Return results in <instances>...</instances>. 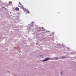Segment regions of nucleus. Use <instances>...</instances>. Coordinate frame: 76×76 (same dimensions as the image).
<instances>
[{
  "label": "nucleus",
  "mask_w": 76,
  "mask_h": 76,
  "mask_svg": "<svg viewBox=\"0 0 76 76\" xmlns=\"http://www.w3.org/2000/svg\"><path fill=\"white\" fill-rule=\"evenodd\" d=\"M18 7H20L21 8V9H24V7H23V5H18Z\"/></svg>",
  "instance_id": "obj_1"
},
{
  "label": "nucleus",
  "mask_w": 76,
  "mask_h": 76,
  "mask_svg": "<svg viewBox=\"0 0 76 76\" xmlns=\"http://www.w3.org/2000/svg\"><path fill=\"white\" fill-rule=\"evenodd\" d=\"M50 58H46L45 59V60H43V61H47L49 60Z\"/></svg>",
  "instance_id": "obj_2"
},
{
  "label": "nucleus",
  "mask_w": 76,
  "mask_h": 76,
  "mask_svg": "<svg viewBox=\"0 0 76 76\" xmlns=\"http://www.w3.org/2000/svg\"><path fill=\"white\" fill-rule=\"evenodd\" d=\"M15 10L16 11H19V8L18 7H16L15 8Z\"/></svg>",
  "instance_id": "obj_3"
},
{
  "label": "nucleus",
  "mask_w": 76,
  "mask_h": 76,
  "mask_svg": "<svg viewBox=\"0 0 76 76\" xmlns=\"http://www.w3.org/2000/svg\"><path fill=\"white\" fill-rule=\"evenodd\" d=\"M23 11H24L25 12H27V10H26V9L24 8L23 10Z\"/></svg>",
  "instance_id": "obj_4"
},
{
  "label": "nucleus",
  "mask_w": 76,
  "mask_h": 76,
  "mask_svg": "<svg viewBox=\"0 0 76 76\" xmlns=\"http://www.w3.org/2000/svg\"><path fill=\"white\" fill-rule=\"evenodd\" d=\"M12 4V2L10 1L9 2V4Z\"/></svg>",
  "instance_id": "obj_5"
},
{
  "label": "nucleus",
  "mask_w": 76,
  "mask_h": 76,
  "mask_svg": "<svg viewBox=\"0 0 76 76\" xmlns=\"http://www.w3.org/2000/svg\"><path fill=\"white\" fill-rule=\"evenodd\" d=\"M26 12L28 13H30V12H29V11L28 10H27Z\"/></svg>",
  "instance_id": "obj_6"
},
{
  "label": "nucleus",
  "mask_w": 76,
  "mask_h": 76,
  "mask_svg": "<svg viewBox=\"0 0 76 76\" xmlns=\"http://www.w3.org/2000/svg\"><path fill=\"white\" fill-rule=\"evenodd\" d=\"M63 73V72H61L60 73V74L61 75H62V74Z\"/></svg>",
  "instance_id": "obj_7"
},
{
  "label": "nucleus",
  "mask_w": 76,
  "mask_h": 76,
  "mask_svg": "<svg viewBox=\"0 0 76 76\" xmlns=\"http://www.w3.org/2000/svg\"><path fill=\"white\" fill-rule=\"evenodd\" d=\"M19 4L20 6H21V5H22L21 3H20V2H19Z\"/></svg>",
  "instance_id": "obj_8"
},
{
  "label": "nucleus",
  "mask_w": 76,
  "mask_h": 76,
  "mask_svg": "<svg viewBox=\"0 0 76 76\" xmlns=\"http://www.w3.org/2000/svg\"><path fill=\"white\" fill-rule=\"evenodd\" d=\"M40 56H41V57H43V56H42L40 55Z\"/></svg>",
  "instance_id": "obj_9"
},
{
  "label": "nucleus",
  "mask_w": 76,
  "mask_h": 76,
  "mask_svg": "<svg viewBox=\"0 0 76 76\" xmlns=\"http://www.w3.org/2000/svg\"><path fill=\"white\" fill-rule=\"evenodd\" d=\"M32 23H34V22H32Z\"/></svg>",
  "instance_id": "obj_10"
},
{
  "label": "nucleus",
  "mask_w": 76,
  "mask_h": 76,
  "mask_svg": "<svg viewBox=\"0 0 76 76\" xmlns=\"http://www.w3.org/2000/svg\"><path fill=\"white\" fill-rule=\"evenodd\" d=\"M6 9V8H5Z\"/></svg>",
  "instance_id": "obj_11"
},
{
  "label": "nucleus",
  "mask_w": 76,
  "mask_h": 76,
  "mask_svg": "<svg viewBox=\"0 0 76 76\" xmlns=\"http://www.w3.org/2000/svg\"><path fill=\"white\" fill-rule=\"evenodd\" d=\"M8 72H9V71H8Z\"/></svg>",
  "instance_id": "obj_12"
}]
</instances>
